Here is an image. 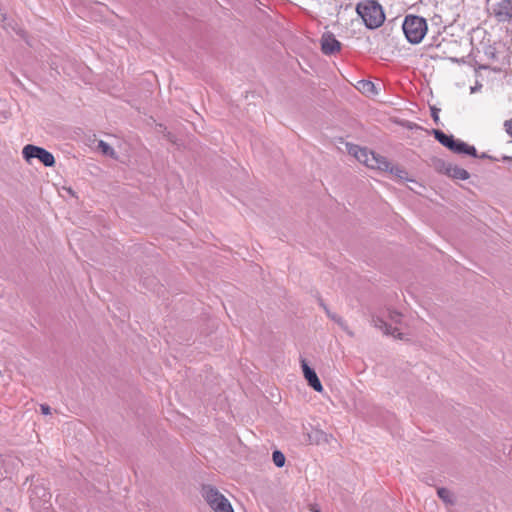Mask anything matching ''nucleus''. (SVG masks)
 <instances>
[{
	"instance_id": "0eeeda50",
	"label": "nucleus",
	"mask_w": 512,
	"mask_h": 512,
	"mask_svg": "<svg viewBox=\"0 0 512 512\" xmlns=\"http://www.w3.org/2000/svg\"><path fill=\"white\" fill-rule=\"evenodd\" d=\"M490 11L499 23H512V0H500L492 5Z\"/></svg>"
},
{
	"instance_id": "9b49d317",
	"label": "nucleus",
	"mask_w": 512,
	"mask_h": 512,
	"mask_svg": "<svg viewBox=\"0 0 512 512\" xmlns=\"http://www.w3.org/2000/svg\"><path fill=\"white\" fill-rule=\"evenodd\" d=\"M357 91L361 94H380L384 85L380 82L375 84L369 80H360L355 85Z\"/></svg>"
},
{
	"instance_id": "7ed1b4c3",
	"label": "nucleus",
	"mask_w": 512,
	"mask_h": 512,
	"mask_svg": "<svg viewBox=\"0 0 512 512\" xmlns=\"http://www.w3.org/2000/svg\"><path fill=\"white\" fill-rule=\"evenodd\" d=\"M402 29L410 43L418 44L426 34L427 23L426 20L422 17L408 15L404 19Z\"/></svg>"
},
{
	"instance_id": "f8f14e48",
	"label": "nucleus",
	"mask_w": 512,
	"mask_h": 512,
	"mask_svg": "<svg viewBox=\"0 0 512 512\" xmlns=\"http://www.w3.org/2000/svg\"><path fill=\"white\" fill-rule=\"evenodd\" d=\"M449 150L456 154H466L472 157H477V151L474 146H470L467 143L458 139L454 140V145H452V148H450Z\"/></svg>"
},
{
	"instance_id": "6ab92c4d",
	"label": "nucleus",
	"mask_w": 512,
	"mask_h": 512,
	"mask_svg": "<svg viewBox=\"0 0 512 512\" xmlns=\"http://www.w3.org/2000/svg\"><path fill=\"white\" fill-rule=\"evenodd\" d=\"M328 316H329L331 319H333L334 321H336V322H337V323H338V324H339V325H340V326H341L345 331H347V332H348V334H349L350 336H352V335H353V333H352V332L348 331L347 326H346V323H345V321H344L342 318L337 317L336 315H332V314H330L329 312H328Z\"/></svg>"
},
{
	"instance_id": "20e7f679",
	"label": "nucleus",
	"mask_w": 512,
	"mask_h": 512,
	"mask_svg": "<svg viewBox=\"0 0 512 512\" xmlns=\"http://www.w3.org/2000/svg\"><path fill=\"white\" fill-rule=\"evenodd\" d=\"M201 493L214 512H234L229 500L215 487L204 485Z\"/></svg>"
},
{
	"instance_id": "4be33fe9",
	"label": "nucleus",
	"mask_w": 512,
	"mask_h": 512,
	"mask_svg": "<svg viewBox=\"0 0 512 512\" xmlns=\"http://www.w3.org/2000/svg\"><path fill=\"white\" fill-rule=\"evenodd\" d=\"M40 409H41L42 414H44V415L50 414L51 409H50V407L48 405L42 404L40 406Z\"/></svg>"
},
{
	"instance_id": "f3484780",
	"label": "nucleus",
	"mask_w": 512,
	"mask_h": 512,
	"mask_svg": "<svg viewBox=\"0 0 512 512\" xmlns=\"http://www.w3.org/2000/svg\"><path fill=\"white\" fill-rule=\"evenodd\" d=\"M272 459H273V462L274 464L277 466V467H283L284 464H285V456L284 454L279 451V450H275L272 454Z\"/></svg>"
},
{
	"instance_id": "423d86ee",
	"label": "nucleus",
	"mask_w": 512,
	"mask_h": 512,
	"mask_svg": "<svg viewBox=\"0 0 512 512\" xmlns=\"http://www.w3.org/2000/svg\"><path fill=\"white\" fill-rule=\"evenodd\" d=\"M22 154L27 162H30L31 159L36 158L46 167H51L55 164V158L53 154L39 146L28 144L23 147Z\"/></svg>"
},
{
	"instance_id": "a878e982",
	"label": "nucleus",
	"mask_w": 512,
	"mask_h": 512,
	"mask_svg": "<svg viewBox=\"0 0 512 512\" xmlns=\"http://www.w3.org/2000/svg\"><path fill=\"white\" fill-rule=\"evenodd\" d=\"M510 159H511V158H510V157H507V156L503 157V160H510Z\"/></svg>"
},
{
	"instance_id": "393cba45",
	"label": "nucleus",
	"mask_w": 512,
	"mask_h": 512,
	"mask_svg": "<svg viewBox=\"0 0 512 512\" xmlns=\"http://www.w3.org/2000/svg\"><path fill=\"white\" fill-rule=\"evenodd\" d=\"M311 510H312L313 512H320V511H319L318 509H316V508H312Z\"/></svg>"
},
{
	"instance_id": "aec40b11",
	"label": "nucleus",
	"mask_w": 512,
	"mask_h": 512,
	"mask_svg": "<svg viewBox=\"0 0 512 512\" xmlns=\"http://www.w3.org/2000/svg\"><path fill=\"white\" fill-rule=\"evenodd\" d=\"M439 112H440V109H438L434 106L431 107V116L433 117V120L435 122H437L439 119Z\"/></svg>"
},
{
	"instance_id": "b1692460",
	"label": "nucleus",
	"mask_w": 512,
	"mask_h": 512,
	"mask_svg": "<svg viewBox=\"0 0 512 512\" xmlns=\"http://www.w3.org/2000/svg\"><path fill=\"white\" fill-rule=\"evenodd\" d=\"M167 137L169 138L170 141H174L173 138L170 137V134L168 133Z\"/></svg>"
},
{
	"instance_id": "bb28decb",
	"label": "nucleus",
	"mask_w": 512,
	"mask_h": 512,
	"mask_svg": "<svg viewBox=\"0 0 512 512\" xmlns=\"http://www.w3.org/2000/svg\"><path fill=\"white\" fill-rule=\"evenodd\" d=\"M43 490V496H45L47 493H46V490L45 489H42Z\"/></svg>"
},
{
	"instance_id": "ddd939ff",
	"label": "nucleus",
	"mask_w": 512,
	"mask_h": 512,
	"mask_svg": "<svg viewBox=\"0 0 512 512\" xmlns=\"http://www.w3.org/2000/svg\"><path fill=\"white\" fill-rule=\"evenodd\" d=\"M447 173L450 177L459 180H466L469 178L468 171L458 166H449L447 168Z\"/></svg>"
},
{
	"instance_id": "2eb2a0df",
	"label": "nucleus",
	"mask_w": 512,
	"mask_h": 512,
	"mask_svg": "<svg viewBox=\"0 0 512 512\" xmlns=\"http://www.w3.org/2000/svg\"><path fill=\"white\" fill-rule=\"evenodd\" d=\"M98 149L106 156H109L113 159H116L117 158V155L114 151V149L108 144L106 143L105 141L103 140H100L98 142Z\"/></svg>"
},
{
	"instance_id": "f03ea898",
	"label": "nucleus",
	"mask_w": 512,
	"mask_h": 512,
	"mask_svg": "<svg viewBox=\"0 0 512 512\" xmlns=\"http://www.w3.org/2000/svg\"><path fill=\"white\" fill-rule=\"evenodd\" d=\"M356 11L369 29H376L385 21L383 8L375 0H366L358 3Z\"/></svg>"
},
{
	"instance_id": "9d476101",
	"label": "nucleus",
	"mask_w": 512,
	"mask_h": 512,
	"mask_svg": "<svg viewBox=\"0 0 512 512\" xmlns=\"http://www.w3.org/2000/svg\"><path fill=\"white\" fill-rule=\"evenodd\" d=\"M301 366L303 370V374L305 379L308 381V384L317 392H321L323 390V386L316 374V372L309 367L304 359L301 360Z\"/></svg>"
},
{
	"instance_id": "4468645a",
	"label": "nucleus",
	"mask_w": 512,
	"mask_h": 512,
	"mask_svg": "<svg viewBox=\"0 0 512 512\" xmlns=\"http://www.w3.org/2000/svg\"><path fill=\"white\" fill-rule=\"evenodd\" d=\"M435 138L446 148H452L455 138L452 135H447L441 130H434Z\"/></svg>"
},
{
	"instance_id": "412c9836",
	"label": "nucleus",
	"mask_w": 512,
	"mask_h": 512,
	"mask_svg": "<svg viewBox=\"0 0 512 512\" xmlns=\"http://www.w3.org/2000/svg\"><path fill=\"white\" fill-rule=\"evenodd\" d=\"M504 127H505V130L506 132L512 136V119L511 120H508V121H505L504 123Z\"/></svg>"
},
{
	"instance_id": "5701e85b",
	"label": "nucleus",
	"mask_w": 512,
	"mask_h": 512,
	"mask_svg": "<svg viewBox=\"0 0 512 512\" xmlns=\"http://www.w3.org/2000/svg\"><path fill=\"white\" fill-rule=\"evenodd\" d=\"M7 18L6 14H0V22L5 21Z\"/></svg>"
},
{
	"instance_id": "dca6fc26",
	"label": "nucleus",
	"mask_w": 512,
	"mask_h": 512,
	"mask_svg": "<svg viewBox=\"0 0 512 512\" xmlns=\"http://www.w3.org/2000/svg\"><path fill=\"white\" fill-rule=\"evenodd\" d=\"M438 496L445 502L446 504H452L453 503V495L452 493L446 489V488H439L437 490Z\"/></svg>"
},
{
	"instance_id": "a211bd4d",
	"label": "nucleus",
	"mask_w": 512,
	"mask_h": 512,
	"mask_svg": "<svg viewBox=\"0 0 512 512\" xmlns=\"http://www.w3.org/2000/svg\"><path fill=\"white\" fill-rule=\"evenodd\" d=\"M10 114V107L7 103V98H0V115L7 118Z\"/></svg>"
},
{
	"instance_id": "1a4fd4ad",
	"label": "nucleus",
	"mask_w": 512,
	"mask_h": 512,
	"mask_svg": "<svg viewBox=\"0 0 512 512\" xmlns=\"http://www.w3.org/2000/svg\"><path fill=\"white\" fill-rule=\"evenodd\" d=\"M484 56L487 59V63L480 64L478 69H491L495 72L501 71L502 67L499 65V53L493 46H488L484 52Z\"/></svg>"
},
{
	"instance_id": "6e6552de",
	"label": "nucleus",
	"mask_w": 512,
	"mask_h": 512,
	"mask_svg": "<svg viewBox=\"0 0 512 512\" xmlns=\"http://www.w3.org/2000/svg\"><path fill=\"white\" fill-rule=\"evenodd\" d=\"M321 51L325 55H334L341 50V43L331 32H325L321 37Z\"/></svg>"
},
{
	"instance_id": "39448f33",
	"label": "nucleus",
	"mask_w": 512,
	"mask_h": 512,
	"mask_svg": "<svg viewBox=\"0 0 512 512\" xmlns=\"http://www.w3.org/2000/svg\"><path fill=\"white\" fill-rule=\"evenodd\" d=\"M388 317L391 323H388L379 316L373 317L374 326L379 328L384 334L402 340L403 333L400 332V329L397 326H392V324H398L400 322L401 314L396 311H389Z\"/></svg>"
},
{
	"instance_id": "f257e3e1",
	"label": "nucleus",
	"mask_w": 512,
	"mask_h": 512,
	"mask_svg": "<svg viewBox=\"0 0 512 512\" xmlns=\"http://www.w3.org/2000/svg\"><path fill=\"white\" fill-rule=\"evenodd\" d=\"M346 148L350 155H352L355 159H357V161L366 167L379 171H389L401 179L406 178L407 173L405 170L393 166L385 157L381 156L380 154H376L367 148L360 147L351 143H346Z\"/></svg>"
}]
</instances>
